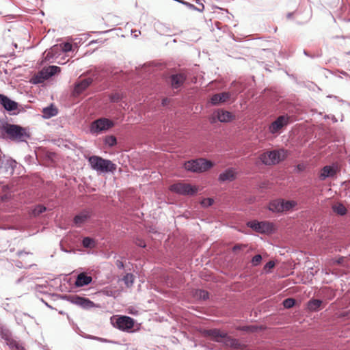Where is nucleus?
<instances>
[{
  "label": "nucleus",
  "mask_w": 350,
  "mask_h": 350,
  "mask_svg": "<svg viewBox=\"0 0 350 350\" xmlns=\"http://www.w3.org/2000/svg\"><path fill=\"white\" fill-rule=\"evenodd\" d=\"M286 157V151L284 149H279L262 153L259 156V159L266 165H273L284 161Z\"/></svg>",
  "instance_id": "obj_1"
},
{
  "label": "nucleus",
  "mask_w": 350,
  "mask_h": 350,
  "mask_svg": "<svg viewBox=\"0 0 350 350\" xmlns=\"http://www.w3.org/2000/svg\"><path fill=\"white\" fill-rule=\"evenodd\" d=\"M88 161L94 170L100 172H113L116 170V165L111 161L104 159L98 156H92L89 158Z\"/></svg>",
  "instance_id": "obj_2"
},
{
  "label": "nucleus",
  "mask_w": 350,
  "mask_h": 350,
  "mask_svg": "<svg viewBox=\"0 0 350 350\" xmlns=\"http://www.w3.org/2000/svg\"><path fill=\"white\" fill-rule=\"evenodd\" d=\"M204 336L209 337L211 339L215 342H229L230 345L234 347H237L238 345L237 340L230 338L226 332L219 329H211L204 330Z\"/></svg>",
  "instance_id": "obj_3"
},
{
  "label": "nucleus",
  "mask_w": 350,
  "mask_h": 350,
  "mask_svg": "<svg viewBox=\"0 0 350 350\" xmlns=\"http://www.w3.org/2000/svg\"><path fill=\"white\" fill-rule=\"evenodd\" d=\"M297 205L295 200H284L277 199L270 202L268 208L269 211L275 213L286 212L292 210Z\"/></svg>",
  "instance_id": "obj_4"
},
{
  "label": "nucleus",
  "mask_w": 350,
  "mask_h": 350,
  "mask_svg": "<svg viewBox=\"0 0 350 350\" xmlns=\"http://www.w3.org/2000/svg\"><path fill=\"white\" fill-rule=\"evenodd\" d=\"M212 162L204 159L191 160L185 163V168L193 172H202L213 167Z\"/></svg>",
  "instance_id": "obj_5"
},
{
  "label": "nucleus",
  "mask_w": 350,
  "mask_h": 350,
  "mask_svg": "<svg viewBox=\"0 0 350 350\" xmlns=\"http://www.w3.org/2000/svg\"><path fill=\"white\" fill-rule=\"evenodd\" d=\"M4 130L9 138L12 140L23 141L27 137L25 129L16 124H7Z\"/></svg>",
  "instance_id": "obj_6"
},
{
  "label": "nucleus",
  "mask_w": 350,
  "mask_h": 350,
  "mask_svg": "<svg viewBox=\"0 0 350 350\" xmlns=\"http://www.w3.org/2000/svg\"><path fill=\"white\" fill-rule=\"evenodd\" d=\"M247 226L261 234H269L274 231V224L268 221H258L256 220L247 222Z\"/></svg>",
  "instance_id": "obj_7"
},
{
  "label": "nucleus",
  "mask_w": 350,
  "mask_h": 350,
  "mask_svg": "<svg viewBox=\"0 0 350 350\" xmlns=\"http://www.w3.org/2000/svg\"><path fill=\"white\" fill-rule=\"evenodd\" d=\"M170 191L180 195H194L198 192V187L190 184L178 183L170 187Z\"/></svg>",
  "instance_id": "obj_8"
},
{
  "label": "nucleus",
  "mask_w": 350,
  "mask_h": 350,
  "mask_svg": "<svg viewBox=\"0 0 350 350\" xmlns=\"http://www.w3.org/2000/svg\"><path fill=\"white\" fill-rule=\"evenodd\" d=\"M114 126L113 121L107 118H99L91 124L90 131L92 133H98L105 131Z\"/></svg>",
  "instance_id": "obj_9"
},
{
  "label": "nucleus",
  "mask_w": 350,
  "mask_h": 350,
  "mask_svg": "<svg viewBox=\"0 0 350 350\" xmlns=\"http://www.w3.org/2000/svg\"><path fill=\"white\" fill-rule=\"evenodd\" d=\"M290 123V117L287 115L280 116L269 126V131L271 134H276Z\"/></svg>",
  "instance_id": "obj_10"
},
{
  "label": "nucleus",
  "mask_w": 350,
  "mask_h": 350,
  "mask_svg": "<svg viewBox=\"0 0 350 350\" xmlns=\"http://www.w3.org/2000/svg\"><path fill=\"white\" fill-rule=\"evenodd\" d=\"M61 68L57 66L44 68L35 78V83H42L44 80L60 72Z\"/></svg>",
  "instance_id": "obj_11"
},
{
  "label": "nucleus",
  "mask_w": 350,
  "mask_h": 350,
  "mask_svg": "<svg viewBox=\"0 0 350 350\" xmlns=\"http://www.w3.org/2000/svg\"><path fill=\"white\" fill-rule=\"evenodd\" d=\"M116 327L124 332H131L134 326V320L127 316L118 317L116 321Z\"/></svg>",
  "instance_id": "obj_12"
},
{
  "label": "nucleus",
  "mask_w": 350,
  "mask_h": 350,
  "mask_svg": "<svg viewBox=\"0 0 350 350\" xmlns=\"http://www.w3.org/2000/svg\"><path fill=\"white\" fill-rule=\"evenodd\" d=\"M235 116L231 112L224 109H218L213 113L211 122H215V118L221 122H228L234 119Z\"/></svg>",
  "instance_id": "obj_13"
},
{
  "label": "nucleus",
  "mask_w": 350,
  "mask_h": 350,
  "mask_svg": "<svg viewBox=\"0 0 350 350\" xmlns=\"http://www.w3.org/2000/svg\"><path fill=\"white\" fill-rule=\"evenodd\" d=\"M93 82V79L90 77L84 79L77 81L74 88L73 94L79 95L85 91Z\"/></svg>",
  "instance_id": "obj_14"
},
{
  "label": "nucleus",
  "mask_w": 350,
  "mask_h": 350,
  "mask_svg": "<svg viewBox=\"0 0 350 350\" xmlns=\"http://www.w3.org/2000/svg\"><path fill=\"white\" fill-rule=\"evenodd\" d=\"M0 104L7 111H11L18 109V103L10 99L8 96L0 94Z\"/></svg>",
  "instance_id": "obj_15"
},
{
  "label": "nucleus",
  "mask_w": 350,
  "mask_h": 350,
  "mask_svg": "<svg viewBox=\"0 0 350 350\" xmlns=\"http://www.w3.org/2000/svg\"><path fill=\"white\" fill-rule=\"evenodd\" d=\"M231 97L230 92H224L213 95L211 98V103L213 105H219L228 101Z\"/></svg>",
  "instance_id": "obj_16"
},
{
  "label": "nucleus",
  "mask_w": 350,
  "mask_h": 350,
  "mask_svg": "<svg viewBox=\"0 0 350 350\" xmlns=\"http://www.w3.org/2000/svg\"><path fill=\"white\" fill-rule=\"evenodd\" d=\"M92 281V278L91 276L88 275L85 272H82L77 275L75 285L77 287H82L88 285Z\"/></svg>",
  "instance_id": "obj_17"
},
{
  "label": "nucleus",
  "mask_w": 350,
  "mask_h": 350,
  "mask_svg": "<svg viewBox=\"0 0 350 350\" xmlns=\"http://www.w3.org/2000/svg\"><path fill=\"white\" fill-rule=\"evenodd\" d=\"M0 336L3 340H5L6 345L8 347L13 344V342L16 340V339L13 337L11 331L4 327H0Z\"/></svg>",
  "instance_id": "obj_18"
},
{
  "label": "nucleus",
  "mask_w": 350,
  "mask_h": 350,
  "mask_svg": "<svg viewBox=\"0 0 350 350\" xmlns=\"http://www.w3.org/2000/svg\"><path fill=\"white\" fill-rule=\"evenodd\" d=\"M186 75L183 73L173 75L171 76V85L173 88H180L186 80Z\"/></svg>",
  "instance_id": "obj_19"
},
{
  "label": "nucleus",
  "mask_w": 350,
  "mask_h": 350,
  "mask_svg": "<svg viewBox=\"0 0 350 350\" xmlns=\"http://www.w3.org/2000/svg\"><path fill=\"white\" fill-rule=\"evenodd\" d=\"M236 172L233 168H229L223 173L220 174L219 180L220 181H232L236 178Z\"/></svg>",
  "instance_id": "obj_20"
},
{
  "label": "nucleus",
  "mask_w": 350,
  "mask_h": 350,
  "mask_svg": "<svg viewBox=\"0 0 350 350\" xmlns=\"http://www.w3.org/2000/svg\"><path fill=\"white\" fill-rule=\"evenodd\" d=\"M336 170L334 167L326 165L321 171L319 174V178L322 180L328 177H333L336 175Z\"/></svg>",
  "instance_id": "obj_21"
},
{
  "label": "nucleus",
  "mask_w": 350,
  "mask_h": 350,
  "mask_svg": "<svg viewBox=\"0 0 350 350\" xmlns=\"http://www.w3.org/2000/svg\"><path fill=\"white\" fill-rule=\"evenodd\" d=\"M75 302L77 304H78L85 308H89L94 306V303L92 301H90V299L83 298V297H77L75 298Z\"/></svg>",
  "instance_id": "obj_22"
},
{
  "label": "nucleus",
  "mask_w": 350,
  "mask_h": 350,
  "mask_svg": "<svg viewBox=\"0 0 350 350\" xmlns=\"http://www.w3.org/2000/svg\"><path fill=\"white\" fill-rule=\"evenodd\" d=\"M90 215L88 213H81L80 214L76 215L74 218V222L76 226H80L82 224H83L88 218Z\"/></svg>",
  "instance_id": "obj_23"
},
{
  "label": "nucleus",
  "mask_w": 350,
  "mask_h": 350,
  "mask_svg": "<svg viewBox=\"0 0 350 350\" xmlns=\"http://www.w3.org/2000/svg\"><path fill=\"white\" fill-rule=\"evenodd\" d=\"M43 116L46 118H49L51 117L55 116L57 113V110L53 105L44 108L42 110Z\"/></svg>",
  "instance_id": "obj_24"
},
{
  "label": "nucleus",
  "mask_w": 350,
  "mask_h": 350,
  "mask_svg": "<svg viewBox=\"0 0 350 350\" xmlns=\"http://www.w3.org/2000/svg\"><path fill=\"white\" fill-rule=\"evenodd\" d=\"M322 303L319 299H311L308 303V308L311 311H317L321 308Z\"/></svg>",
  "instance_id": "obj_25"
},
{
  "label": "nucleus",
  "mask_w": 350,
  "mask_h": 350,
  "mask_svg": "<svg viewBox=\"0 0 350 350\" xmlns=\"http://www.w3.org/2000/svg\"><path fill=\"white\" fill-rule=\"evenodd\" d=\"M332 209L334 213L340 215H344L347 213L346 207L341 203H336L332 206Z\"/></svg>",
  "instance_id": "obj_26"
},
{
  "label": "nucleus",
  "mask_w": 350,
  "mask_h": 350,
  "mask_svg": "<svg viewBox=\"0 0 350 350\" xmlns=\"http://www.w3.org/2000/svg\"><path fill=\"white\" fill-rule=\"evenodd\" d=\"M123 281L126 286L129 288L131 287L134 282V275L132 273H126L124 278Z\"/></svg>",
  "instance_id": "obj_27"
},
{
  "label": "nucleus",
  "mask_w": 350,
  "mask_h": 350,
  "mask_svg": "<svg viewBox=\"0 0 350 350\" xmlns=\"http://www.w3.org/2000/svg\"><path fill=\"white\" fill-rule=\"evenodd\" d=\"M9 348L10 350H25L23 345L16 340L9 346Z\"/></svg>",
  "instance_id": "obj_28"
},
{
  "label": "nucleus",
  "mask_w": 350,
  "mask_h": 350,
  "mask_svg": "<svg viewBox=\"0 0 350 350\" xmlns=\"http://www.w3.org/2000/svg\"><path fill=\"white\" fill-rule=\"evenodd\" d=\"M46 207L42 205H38L36 206L33 210L32 211V214L34 216H38L40 214L44 213L46 211Z\"/></svg>",
  "instance_id": "obj_29"
},
{
  "label": "nucleus",
  "mask_w": 350,
  "mask_h": 350,
  "mask_svg": "<svg viewBox=\"0 0 350 350\" xmlns=\"http://www.w3.org/2000/svg\"><path fill=\"white\" fill-rule=\"evenodd\" d=\"M196 296L204 300L208 298V293L207 291L204 290H197L196 292Z\"/></svg>",
  "instance_id": "obj_30"
},
{
  "label": "nucleus",
  "mask_w": 350,
  "mask_h": 350,
  "mask_svg": "<svg viewBox=\"0 0 350 350\" xmlns=\"http://www.w3.org/2000/svg\"><path fill=\"white\" fill-rule=\"evenodd\" d=\"M105 142L106 144L109 145V146H113L116 144L117 140L116 137L113 135L107 136L105 138Z\"/></svg>",
  "instance_id": "obj_31"
},
{
  "label": "nucleus",
  "mask_w": 350,
  "mask_h": 350,
  "mask_svg": "<svg viewBox=\"0 0 350 350\" xmlns=\"http://www.w3.org/2000/svg\"><path fill=\"white\" fill-rule=\"evenodd\" d=\"M238 329L247 332H254L258 329V328L254 325H247L240 327L238 328Z\"/></svg>",
  "instance_id": "obj_32"
},
{
  "label": "nucleus",
  "mask_w": 350,
  "mask_h": 350,
  "mask_svg": "<svg viewBox=\"0 0 350 350\" xmlns=\"http://www.w3.org/2000/svg\"><path fill=\"white\" fill-rule=\"evenodd\" d=\"M295 305V299L293 298H288L286 299L283 301V306L286 308H291Z\"/></svg>",
  "instance_id": "obj_33"
},
{
  "label": "nucleus",
  "mask_w": 350,
  "mask_h": 350,
  "mask_svg": "<svg viewBox=\"0 0 350 350\" xmlns=\"http://www.w3.org/2000/svg\"><path fill=\"white\" fill-rule=\"evenodd\" d=\"M262 261V256L260 254L255 255L252 259V264L253 266H258Z\"/></svg>",
  "instance_id": "obj_34"
},
{
  "label": "nucleus",
  "mask_w": 350,
  "mask_h": 350,
  "mask_svg": "<svg viewBox=\"0 0 350 350\" xmlns=\"http://www.w3.org/2000/svg\"><path fill=\"white\" fill-rule=\"evenodd\" d=\"M83 245L85 247H92L94 246V241L89 237H85L83 240Z\"/></svg>",
  "instance_id": "obj_35"
},
{
  "label": "nucleus",
  "mask_w": 350,
  "mask_h": 350,
  "mask_svg": "<svg viewBox=\"0 0 350 350\" xmlns=\"http://www.w3.org/2000/svg\"><path fill=\"white\" fill-rule=\"evenodd\" d=\"M275 267V262L273 261H269L268 262L265 266H264V271L265 272H269L271 269H272Z\"/></svg>",
  "instance_id": "obj_36"
},
{
  "label": "nucleus",
  "mask_w": 350,
  "mask_h": 350,
  "mask_svg": "<svg viewBox=\"0 0 350 350\" xmlns=\"http://www.w3.org/2000/svg\"><path fill=\"white\" fill-rule=\"evenodd\" d=\"M213 200L212 198H205V199H203L201 202V204L205 207L211 206L213 204Z\"/></svg>",
  "instance_id": "obj_37"
},
{
  "label": "nucleus",
  "mask_w": 350,
  "mask_h": 350,
  "mask_svg": "<svg viewBox=\"0 0 350 350\" xmlns=\"http://www.w3.org/2000/svg\"><path fill=\"white\" fill-rule=\"evenodd\" d=\"M72 46L69 42H65L62 46V49L64 52H68L72 50Z\"/></svg>",
  "instance_id": "obj_38"
},
{
  "label": "nucleus",
  "mask_w": 350,
  "mask_h": 350,
  "mask_svg": "<svg viewBox=\"0 0 350 350\" xmlns=\"http://www.w3.org/2000/svg\"><path fill=\"white\" fill-rule=\"evenodd\" d=\"M194 1H196L198 5L196 7L193 6L192 8H194L199 12H202L204 9V5H203V3L200 2V0Z\"/></svg>",
  "instance_id": "obj_39"
},
{
  "label": "nucleus",
  "mask_w": 350,
  "mask_h": 350,
  "mask_svg": "<svg viewBox=\"0 0 350 350\" xmlns=\"http://www.w3.org/2000/svg\"><path fill=\"white\" fill-rule=\"evenodd\" d=\"M110 99L112 102H118L121 99V96L118 93H115L110 96Z\"/></svg>",
  "instance_id": "obj_40"
},
{
  "label": "nucleus",
  "mask_w": 350,
  "mask_h": 350,
  "mask_svg": "<svg viewBox=\"0 0 350 350\" xmlns=\"http://www.w3.org/2000/svg\"><path fill=\"white\" fill-rule=\"evenodd\" d=\"M243 247H245V245H236L233 247L232 250L234 252L237 253L239 250H241Z\"/></svg>",
  "instance_id": "obj_41"
},
{
  "label": "nucleus",
  "mask_w": 350,
  "mask_h": 350,
  "mask_svg": "<svg viewBox=\"0 0 350 350\" xmlns=\"http://www.w3.org/2000/svg\"><path fill=\"white\" fill-rule=\"evenodd\" d=\"M116 265L117 266V267L118 269H123L124 268V263L121 260H116Z\"/></svg>",
  "instance_id": "obj_42"
},
{
  "label": "nucleus",
  "mask_w": 350,
  "mask_h": 350,
  "mask_svg": "<svg viewBox=\"0 0 350 350\" xmlns=\"http://www.w3.org/2000/svg\"><path fill=\"white\" fill-rule=\"evenodd\" d=\"M306 167L304 164H298L297 165V169L299 172L304 171L305 170Z\"/></svg>",
  "instance_id": "obj_43"
},
{
  "label": "nucleus",
  "mask_w": 350,
  "mask_h": 350,
  "mask_svg": "<svg viewBox=\"0 0 350 350\" xmlns=\"http://www.w3.org/2000/svg\"><path fill=\"white\" fill-rule=\"evenodd\" d=\"M343 260H344V258L343 257H340L338 260H335L334 262H336L337 264H340V263H342Z\"/></svg>",
  "instance_id": "obj_44"
},
{
  "label": "nucleus",
  "mask_w": 350,
  "mask_h": 350,
  "mask_svg": "<svg viewBox=\"0 0 350 350\" xmlns=\"http://www.w3.org/2000/svg\"><path fill=\"white\" fill-rule=\"evenodd\" d=\"M137 245L142 247H146V244L144 243V242L143 241H139V242L137 243Z\"/></svg>",
  "instance_id": "obj_45"
},
{
  "label": "nucleus",
  "mask_w": 350,
  "mask_h": 350,
  "mask_svg": "<svg viewBox=\"0 0 350 350\" xmlns=\"http://www.w3.org/2000/svg\"><path fill=\"white\" fill-rule=\"evenodd\" d=\"M166 102H167V99H163V102H162V104L164 105L166 104Z\"/></svg>",
  "instance_id": "obj_46"
},
{
  "label": "nucleus",
  "mask_w": 350,
  "mask_h": 350,
  "mask_svg": "<svg viewBox=\"0 0 350 350\" xmlns=\"http://www.w3.org/2000/svg\"><path fill=\"white\" fill-rule=\"evenodd\" d=\"M5 198H6V196H3V197H2V200H3H3H5Z\"/></svg>",
  "instance_id": "obj_47"
},
{
  "label": "nucleus",
  "mask_w": 350,
  "mask_h": 350,
  "mask_svg": "<svg viewBox=\"0 0 350 350\" xmlns=\"http://www.w3.org/2000/svg\"><path fill=\"white\" fill-rule=\"evenodd\" d=\"M288 16L291 17V14H288Z\"/></svg>",
  "instance_id": "obj_48"
}]
</instances>
